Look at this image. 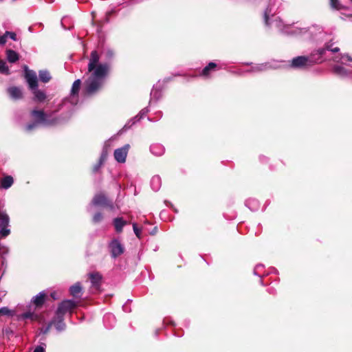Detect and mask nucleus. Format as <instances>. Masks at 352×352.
I'll return each mask as SVG.
<instances>
[{
  "mask_svg": "<svg viewBox=\"0 0 352 352\" xmlns=\"http://www.w3.org/2000/svg\"><path fill=\"white\" fill-rule=\"evenodd\" d=\"M162 184L161 178L158 175H155L151 178V186L154 191L160 190Z\"/></svg>",
  "mask_w": 352,
  "mask_h": 352,
  "instance_id": "bb28decb",
  "label": "nucleus"
},
{
  "mask_svg": "<svg viewBox=\"0 0 352 352\" xmlns=\"http://www.w3.org/2000/svg\"><path fill=\"white\" fill-rule=\"evenodd\" d=\"M327 50V45L324 47H321L318 49L317 50L313 52L311 54H314V58L316 59H318L317 60V63H321L322 61V56L324 54L325 52Z\"/></svg>",
  "mask_w": 352,
  "mask_h": 352,
  "instance_id": "c85d7f7f",
  "label": "nucleus"
},
{
  "mask_svg": "<svg viewBox=\"0 0 352 352\" xmlns=\"http://www.w3.org/2000/svg\"><path fill=\"white\" fill-rule=\"evenodd\" d=\"M10 232V217L6 210L0 208V236L6 238Z\"/></svg>",
  "mask_w": 352,
  "mask_h": 352,
  "instance_id": "6e6552de",
  "label": "nucleus"
},
{
  "mask_svg": "<svg viewBox=\"0 0 352 352\" xmlns=\"http://www.w3.org/2000/svg\"><path fill=\"white\" fill-rule=\"evenodd\" d=\"M25 78L30 90L38 87V79L36 72L28 69L27 67L25 69Z\"/></svg>",
  "mask_w": 352,
  "mask_h": 352,
  "instance_id": "9b49d317",
  "label": "nucleus"
},
{
  "mask_svg": "<svg viewBox=\"0 0 352 352\" xmlns=\"http://www.w3.org/2000/svg\"><path fill=\"white\" fill-rule=\"evenodd\" d=\"M91 205L95 206H108L111 210L114 208L111 202H109L106 196L102 193L96 194L91 203Z\"/></svg>",
  "mask_w": 352,
  "mask_h": 352,
  "instance_id": "1a4fd4ad",
  "label": "nucleus"
},
{
  "mask_svg": "<svg viewBox=\"0 0 352 352\" xmlns=\"http://www.w3.org/2000/svg\"><path fill=\"white\" fill-rule=\"evenodd\" d=\"M64 328L63 315L56 312V316L48 324L46 330H63Z\"/></svg>",
  "mask_w": 352,
  "mask_h": 352,
  "instance_id": "9d476101",
  "label": "nucleus"
},
{
  "mask_svg": "<svg viewBox=\"0 0 352 352\" xmlns=\"http://www.w3.org/2000/svg\"><path fill=\"white\" fill-rule=\"evenodd\" d=\"M70 294L74 298H80L82 295V287L80 283H76L69 288Z\"/></svg>",
  "mask_w": 352,
  "mask_h": 352,
  "instance_id": "aec40b11",
  "label": "nucleus"
},
{
  "mask_svg": "<svg viewBox=\"0 0 352 352\" xmlns=\"http://www.w3.org/2000/svg\"><path fill=\"white\" fill-rule=\"evenodd\" d=\"M114 55V52L110 48L104 49L100 54L96 50L91 52L84 82L83 91L85 95L92 96L102 87Z\"/></svg>",
  "mask_w": 352,
  "mask_h": 352,
  "instance_id": "f257e3e1",
  "label": "nucleus"
},
{
  "mask_svg": "<svg viewBox=\"0 0 352 352\" xmlns=\"http://www.w3.org/2000/svg\"><path fill=\"white\" fill-rule=\"evenodd\" d=\"M151 96L150 104H151L154 100L157 101L162 97V91L160 89V85H155L153 86V88L151 91Z\"/></svg>",
  "mask_w": 352,
  "mask_h": 352,
  "instance_id": "4be33fe9",
  "label": "nucleus"
},
{
  "mask_svg": "<svg viewBox=\"0 0 352 352\" xmlns=\"http://www.w3.org/2000/svg\"><path fill=\"white\" fill-rule=\"evenodd\" d=\"M327 50L331 51L332 52H338L340 50L339 47H331V45L329 44H327Z\"/></svg>",
  "mask_w": 352,
  "mask_h": 352,
  "instance_id": "79ce46f5",
  "label": "nucleus"
},
{
  "mask_svg": "<svg viewBox=\"0 0 352 352\" xmlns=\"http://www.w3.org/2000/svg\"><path fill=\"white\" fill-rule=\"evenodd\" d=\"M270 66L268 63L256 64L252 66L250 71L252 72H261L267 69Z\"/></svg>",
  "mask_w": 352,
  "mask_h": 352,
  "instance_id": "473e14b6",
  "label": "nucleus"
},
{
  "mask_svg": "<svg viewBox=\"0 0 352 352\" xmlns=\"http://www.w3.org/2000/svg\"><path fill=\"white\" fill-rule=\"evenodd\" d=\"M103 219V215L101 212L96 213L93 217V222L95 223H100Z\"/></svg>",
  "mask_w": 352,
  "mask_h": 352,
  "instance_id": "c9c22d12",
  "label": "nucleus"
},
{
  "mask_svg": "<svg viewBox=\"0 0 352 352\" xmlns=\"http://www.w3.org/2000/svg\"><path fill=\"white\" fill-rule=\"evenodd\" d=\"M111 256L113 258L121 255L124 250V246L118 239H113L109 243Z\"/></svg>",
  "mask_w": 352,
  "mask_h": 352,
  "instance_id": "ddd939ff",
  "label": "nucleus"
},
{
  "mask_svg": "<svg viewBox=\"0 0 352 352\" xmlns=\"http://www.w3.org/2000/svg\"><path fill=\"white\" fill-rule=\"evenodd\" d=\"M0 72L2 74H8V67L6 63L3 60H0Z\"/></svg>",
  "mask_w": 352,
  "mask_h": 352,
  "instance_id": "e433bc0d",
  "label": "nucleus"
},
{
  "mask_svg": "<svg viewBox=\"0 0 352 352\" xmlns=\"http://www.w3.org/2000/svg\"><path fill=\"white\" fill-rule=\"evenodd\" d=\"M336 61L340 62L342 65H346L347 62H352V57L348 54H343L340 58V60Z\"/></svg>",
  "mask_w": 352,
  "mask_h": 352,
  "instance_id": "72a5a7b5",
  "label": "nucleus"
},
{
  "mask_svg": "<svg viewBox=\"0 0 352 352\" xmlns=\"http://www.w3.org/2000/svg\"><path fill=\"white\" fill-rule=\"evenodd\" d=\"M129 148L130 145L126 144L122 147L116 149L114 151L115 160L119 163L125 162Z\"/></svg>",
  "mask_w": 352,
  "mask_h": 352,
  "instance_id": "f8f14e48",
  "label": "nucleus"
},
{
  "mask_svg": "<svg viewBox=\"0 0 352 352\" xmlns=\"http://www.w3.org/2000/svg\"><path fill=\"white\" fill-rule=\"evenodd\" d=\"M7 91L10 97L13 100H19L23 97L22 90L19 87H10L8 88Z\"/></svg>",
  "mask_w": 352,
  "mask_h": 352,
  "instance_id": "f3484780",
  "label": "nucleus"
},
{
  "mask_svg": "<svg viewBox=\"0 0 352 352\" xmlns=\"http://www.w3.org/2000/svg\"><path fill=\"white\" fill-rule=\"evenodd\" d=\"M133 229L134 233L137 236V237L140 239L141 238V230L138 228L137 224L135 223H133Z\"/></svg>",
  "mask_w": 352,
  "mask_h": 352,
  "instance_id": "58836bf2",
  "label": "nucleus"
},
{
  "mask_svg": "<svg viewBox=\"0 0 352 352\" xmlns=\"http://www.w3.org/2000/svg\"><path fill=\"white\" fill-rule=\"evenodd\" d=\"M7 59L10 63H15L19 60V54L14 50H8L6 51Z\"/></svg>",
  "mask_w": 352,
  "mask_h": 352,
  "instance_id": "cd10ccee",
  "label": "nucleus"
},
{
  "mask_svg": "<svg viewBox=\"0 0 352 352\" xmlns=\"http://www.w3.org/2000/svg\"><path fill=\"white\" fill-rule=\"evenodd\" d=\"M76 306V302L74 300H63L58 306L57 313L63 315L71 311Z\"/></svg>",
  "mask_w": 352,
  "mask_h": 352,
  "instance_id": "2eb2a0df",
  "label": "nucleus"
},
{
  "mask_svg": "<svg viewBox=\"0 0 352 352\" xmlns=\"http://www.w3.org/2000/svg\"><path fill=\"white\" fill-rule=\"evenodd\" d=\"M217 65L214 63L210 62L202 69L201 75L206 77L208 76L210 72L214 71Z\"/></svg>",
  "mask_w": 352,
  "mask_h": 352,
  "instance_id": "c756f323",
  "label": "nucleus"
},
{
  "mask_svg": "<svg viewBox=\"0 0 352 352\" xmlns=\"http://www.w3.org/2000/svg\"><path fill=\"white\" fill-rule=\"evenodd\" d=\"M351 1H352V0H350Z\"/></svg>",
  "mask_w": 352,
  "mask_h": 352,
  "instance_id": "c03bdc74",
  "label": "nucleus"
},
{
  "mask_svg": "<svg viewBox=\"0 0 352 352\" xmlns=\"http://www.w3.org/2000/svg\"><path fill=\"white\" fill-rule=\"evenodd\" d=\"M148 111L147 109H142L137 116L133 118L127 124H126L124 125L123 129L126 130L127 129H129L133 124H134L135 123V122H137V121L140 120V119H142L143 118V116L148 113Z\"/></svg>",
  "mask_w": 352,
  "mask_h": 352,
  "instance_id": "412c9836",
  "label": "nucleus"
},
{
  "mask_svg": "<svg viewBox=\"0 0 352 352\" xmlns=\"http://www.w3.org/2000/svg\"><path fill=\"white\" fill-rule=\"evenodd\" d=\"M292 32L298 35H305L306 38L309 39H316L317 36L321 38V35L324 34L322 26L318 25H313L308 28H297Z\"/></svg>",
  "mask_w": 352,
  "mask_h": 352,
  "instance_id": "39448f33",
  "label": "nucleus"
},
{
  "mask_svg": "<svg viewBox=\"0 0 352 352\" xmlns=\"http://www.w3.org/2000/svg\"><path fill=\"white\" fill-rule=\"evenodd\" d=\"M34 352H45V349L43 346H37L34 349Z\"/></svg>",
  "mask_w": 352,
  "mask_h": 352,
  "instance_id": "37998d69",
  "label": "nucleus"
},
{
  "mask_svg": "<svg viewBox=\"0 0 352 352\" xmlns=\"http://www.w3.org/2000/svg\"><path fill=\"white\" fill-rule=\"evenodd\" d=\"M91 284L92 292H98L100 290L102 276L98 272L89 274Z\"/></svg>",
  "mask_w": 352,
  "mask_h": 352,
  "instance_id": "4468645a",
  "label": "nucleus"
},
{
  "mask_svg": "<svg viewBox=\"0 0 352 352\" xmlns=\"http://www.w3.org/2000/svg\"><path fill=\"white\" fill-rule=\"evenodd\" d=\"M127 224V222L122 218L117 217L113 219V225L117 232H121L123 227Z\"/></svg>",
  "mask_w": 352,
  "mask_h": 352,
  "instance_id": "393cba45",
  "label": "nucleus"
},
{
  "mask_svg": "<svg viewBox=\"0 0 352 352\" xmlns=\"http://www.w3.org/2000/svg\"><path fill=\"white\" fill-rule=\"evenodd\" d=\"M14 183V179L12 176L8 175L4 177L1 181V187L4 189H8L12 186Z\"/></svg>",
  "mask_w": 352,
  "mask_h": 352,
  "instance_id": "a878e982",
  "label": "nucleus"
},
{
  "mask_svg": "<svg viewBox=\"0 0 352 352\" xmlns=\"http://www.w3.org/2000/svg\"><path fill=\"white\" fill-rule=\"evenodd\" d=\"M36 308L32 309L30 307L29 309L20 314H14V311L8 309L6 307L0 308V315L14 316H15L16 320L23 325H28L35 322L41 323L43 322L44 318L43 316L36 312Z\"/></svg>",
  "mask_w": 352,
  "mask_h": 352,
  "instance_id": "f03ea898",
  "label": "nucleus"
},
{
  "mask_svg": "<svg viewBox=\"0 0 352 352\" xmlns=\"http://www.w3.org/2000/svg\"><path fill=\"white\" fill-rule=\"evenodd\" d=\"M116 320L115 316L111 314H107L104 316V322L105 323L109 322H114Z\"/></svg>",
  "mask_w": 352,
  "mask_h": 352,
  "instance_id": "f704fd0d",
  "label": "nucleus"
},
{
  "mask_svg": "<svg viewBox=\"0 0 352 352\" xmlns=\"http://www.w3.org/2000/svg\"><path fill=\"white\" fill-rule=\"evenodd\" d=\"M6 36H7L8 38L9 37L10 39H12L14 41H16L19 40L16 33L14 32L6 31Z\"/></svg>",
  "mask_w": 352,
  "mask_h": 352,
  "instance_id": "4c0bfd02",
  "label": "nucleus"
},
{
  "mask_svg": "<svg viewBox=\"0 0 352 352\" xmlns=\"http://www.w3.org/2000/svg\"><path fill=\"white\" fill-rule=\"evenodd\" d=\"M30 116L34 120V122L28 124L25 126V131L28 132L37 128L39 124L45 126H54L60 122L58 118H54L53 113L47 114L43 110L33 109L30 112Z\"/></svg>",
  "mask_w": 352,
  "mask_h": 352,
  "instance_id": "7ed1b4c3",
  "label": "nucleus"
},
{
  "mask_svg": "<svg viewBox=\"0 0 352 352\" xmlns=\"http://www.w3.org/2000/svg\"><path fill=\"white\" fill-rule=\"evenodd\" d=\"M80 85L81 80L80 79H77L74 82L70 91V94L63 100L62 105H66L67 103H70L72 106H75L78 104L79 100L78 93Z\"/></svg>",
  "mask_w": 352,
  "mask_h": 352,
  "instance_id": "0eeeda50",
  "label": "nucleus"
},
{
  "mask_svg": "<svg viewBox=\"0 0 352 352\" xmlns=\"http://www.w3.org/2000/svg\"><path fill=\"white\" fill-rule=\"evenodd\" d=\"M151 152L156 155L161 156L164 153V147L160 144H153L150 147Z\"/></svg>",
  "mask_w": 352,
  "mask_h": 352,
  "instance_id": "b1692460",
  "label": "nucleus"
},
{
  "mask_svg": "<svg viewBox=\"0 0 352 352\" xmlns=\"http://www.w3.org/2000/svg\"><path fill=\"white\" fill-rule=\"evenodd\" d=\"M317 60L318 59L314 58V54H311L310 56H297L292 60L290 66L294 69H305L316 63Z\"/></svg>",
  "mask_w": 352,
  "mask_h": 352,
  "instance_id": "423d86ee",
  "label": "nucleus"
},
{
  "mask_svg": "<svg viewBox=\"0 0 352 352\" xmlns=\"http://www.w3.org/2000/svg\"><path fill=\"white\" fill-rule=\"evenodd\" d=\"M45 297L46 294L44 292H41L32 298V302L35 305L36 307H40L45 302Z\"/></svg>",
  "mask_w": 352,
  "mask_h": 352,
  "instance_id": "6ab92c4d",
  "label": "nucleus"
},
{
  "mask_svg": "<svg viewBox=\"0 0 352 352\" xmlns=\"http://www.w3.org/2000/svg\"><path fill=\"white\" fill-rule=\"evenodd\" d=\"M333 72L341 78L348 77L351 74V72L344 68L342 65H335L333 67Z\"/></svg>",
  "mask_w": 352,
  "mask_h": 352,
  "instance_id": "a211bd4d",
  "label": "nucleus"
},
{
  "mask_svg": "<svg viewBox=\"0 0 352 352\" xmlns=\"http://www.w3.org/2000/svg\"><path fill=\"white\" fill-rule=\"evenodd\" d=\"M34 96L33 100L36 102H43L47 98V96L45 91L38 89V87L30 90Z\"/></svg>",
  "mask_w": 352,
  "mask_h": 352,
  "instance_id": "dca6fc26",
  "label": "nucleus"
},
{
  "mask_svg": "<svg viewBox=\"0 0 352 352\" xmlns=\"http://www.w3.org/2000/svg\"><path fill=\"white\" fill-rule=\"evenodd\" d=\"M7 36H6V32L0 36V45H3L6 44V43L7 42Z\"/></svg>",
  "mask_w": 352,
  "mask_h": 352,
  "instance_id": "a19ab883",
  "label": "nucleus"
},
{
  "mask_svg": "<svg viewBox=\"0 0 352 352\" xmlns=\"http://www.w3.org/2000/svg\"><path fill=\"white\" fill-rule=\"evenodd\" d=\"M278 2V0H270L269 6L264 12L265 23L267 26L275 27L280 31L289 33V32L287 29L289 27L285 25L278 16L274 15L276 9V4Z\"/></svg>",
  "mask_w": 352,
  "mask_h": 352,
  "instance_id": "20e7f679",
  "label": "nucleus"
},
{
  "mask_svg": "<svg viewBox=\"0 0 352 352\" xmlns=\"http://www.w3.org/2000/svg\"><path fill=\"white\" fill-rule=\"evenodd\" d=\"M108 155V151H107V143L105 144L102 152L101 153L100 160L98 163L94 166V171L96 172L98 170L102 163L106 160Z\"/></svg>",
  "mask_w": 352,
  "mask_h": 352,
  "instance_id": "5701e85b",
  "label": "nucleus"
},
{
  "mask_svg": "<svg viewBox=\"0 0 352 352\" xmlns=\"http://www.w3.org/2000/svg\"><path fill=\"white\" fill-rule=\"evenodd\" d=\"M329 3L331 9L335 10H341L345 8V6L340 3V0H329Z\"/></svg>",
  "mask_w": 352,
  "mask_h": 352,
  "instance_id": "2f4dec72",
  "label": "nucleus"
},
{
  "mask_svg": "<svg viewBox=\"0 0 352 352\" xmlns=\"http://www.w3.org/2000/svg\"><path fill=\"white\" fill-rule=\"evenodd\" d=\"M263 267V265H261V264L257 265L255 267L254 270V274L255 275H258V276H261V275L260 274V270H261Z\"/></svg>",
  "mask_w": 352,
  "mask_h": 352,
  "instance_id": "ea45409f",
  "label": "nucleus"
},
{
  "mask_svg": "<svg viewBox=\"0 0 352 352\" xmlns=\"http://www.w3.org/2000/svg\"><path fill=\"white\" fill-rule=\"evenodd\" d=\"M39 79L44 83L48 82L51 79L50 73L46 70H41L38 73Z\"/></svg>",
  "mask_w": 352,
  "mask_h": 352,
  "instance_id": "7c9ffc66",
  "label": "nucleus"
}]
</instances>
